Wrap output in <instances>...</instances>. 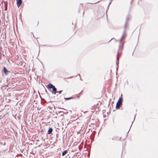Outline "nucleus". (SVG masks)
Returning a JSON list of instances; mask_svg holds the SVG:
<instances>
[{
  "label": "nucleus",
  "mask_w": 158,
  "mask_h": 158,
  "mask_svg": "<svg viewBox=\"0 0 158 158\" xmlns=\"http://www.w3.org/2000/svg\"><path fill=\"white\" fill-rule=\"evenodd\" d=\"M122 96V94H121V96ZM123 100V98L121 97H120L119 99L118 100L116 104V108L118 109L119 108V106L122 104V101Z\"/></svg>",
  "instance_id": "nucleus-1"
},
{
  "label": "nucleus",
  "mask_w": 158,
  "mask_h": 158,
  "mask_svg": "<svg viewBox=\"0 0 158 158\" xmlns=\"http://www.w3.org/2000/svg\"><path fill=\"white\" fill-rule=\"evenodd\" d=\"M119 49L118 52V54L117 56V60L116 61V65H117V68H116V71H118V64H119V60L118 58V55L119 54V51H120V50H122V48H121V45H120L119 46Z\"/></svg>",
  "instance_id": "nucleus-2"
},
{
  "label": "nucleus",
  "mask_w": 158,
  "mask_h": 158,
  "mask_svg": "<svg viewBox=\"0 0 158 158\" xmlns=\"http://www.w3.org/2000/svg\"><path fill=\"white\" fill-rule=\"evenodd\" d=\"M125 30L123 31V35L121 37V39L120 40L119 42L120 44H121L122 42V40L125 38L127 36V33L126 32V30L125 29H124Z\"/></svg>",
  "instance_id": "nucleus-3"
},
{
  "label": "nucleus",
  "mask_w": 158,
  "mask_h": 158,
  "mask_svg": "<svg viewBox=\"0 0 158 158\" xmlns=\"http://www.w3.org/2000/svg\"><path fill=\"white\" fill-rule=\"evenodd\" d=\"M130 19H131L130 17L129 16H128L127 17L124 26V29H126V28L127 26V25L128 24L127 22H128V21H129Z\"/></svg>",
  "instance_id": "nucleus-4"
},
{
  "label": "nucleus",
  "mask_w": 158,
  "mask_h": 158,
  "mask_svg": "<svg viewBox=\"0 0 158 158\" xmlns=\"http://www.w3.org/2000/svg\"><path fill=\"white\" fill-rule=\"evenodd\" d=\"M52 93L54 94H56V93L57 92V91H56L57 89H56V88L55 87L54 85L53 86V87L52 88Z\"/></svg>",
  "instance_id": "nucleus-5"
},
{
  "label": "nucleus",
  "mask_w": 158,
  "mask_h": 158,
  "mask_svg": "<svg viewBox=\"0 0 158 158\" xmlns=\"http://www.w3.org/2000/svg\"><path fill=\"white\" fill-rule=\"evenodd\" d=\"M17 6L19 7L22 3V0H16Z\"/></svg>",
  "instance_id": "nucleus-6"
},
{
  "label": "nucleus",
  "mask_w": 158,
  "mask_h": 158,
  "mask_svg": "<svg viewBox=\"0 0 158 158\" xmlns=\"http://www.w3.org/2000/svg\"><path fill=\"white\" fill-rule=\"evenodd\" d=\"M33 91H34V93H33V97H31V98H30V103H31V101H32V102H33V99H34V96H35V98H36V95H35V90H33Z\"/></svg>",
  "instance_id": "nucleus-7"
},
{
  "label": "nucleus",
  "mask_w": 158,
  "mask_h": 158,
  "mask_svg": "<svg viewBox=\"0 0 158 158\" xmlns=\"http://www.w3.org/2000/svg\"><path fill=\"white\" fill-rule=\"evenodd\" d=\"M54 86V85L52 84H49L47 85L46 87L47 88L49 89L52 88Z\"/></svg>",
  "instance_id": "nucleus-8"
},
{
  "label": "nucleus",
  "mask_w": 158,
  "mask_h": 158,
  "mask_svg": "<svg viewBox=\"0 0 158 158\" xmlns=\"http://www.w3.org/2000/svg\"><path fill=\"white\" fill-rule=\"evenodd\" d=\"M53 129L52 128H49L48 131V134H50L52 133V132Z\"/></svg>",
  "instance_id": "nucleus-9"
},
{
  "label": "nucleus",
  "mask_w": 158,
  "mask_h": 158,
  "mask_svg": "<svg viewBox=\"0 0 158 158\" xmlns=\"http://www.w3.org/2000/svg\"><path fill=\"white\" fill-rule=\"evenodd\" d=\"M3 72L6 75H7L8 74V73L9 72V71L7 70L6 68L5 67L3 68Z\"/></svg>",
  "instance_id": "nucleus-10"
},
{
  "label": "nucleus",
  "mask_w": 158,
  "mask_h": 158,
  "mask_svg": "<svg viewBox=\"0 0 158 158\" xmlns=\"http://www.w3.org/2000/svg\"><path fill=\"white\" fill-rule=\"evenodd\" d=\"M68 152V150H65L64 151L62 152V156H64V155H65Z\"/></svg>",
  "instance_id": "nucleus-11"
},
{
  "label": "nucleus",
  "mask_w": 158,
  "mask_h": 158,
  "mask_svg": "<svg viewBox=\"0 0 158 158\" xmlns=\"http://www.w3.org/2000/svg\"><path fill=\"white\" fill-rule=\"evenodd\" d=\"M36 153V152L35 151H33V150H32V151H31V152H30V154H32V156H34V155H35V154Z\"/></svg>",
  "instance_id": "nucleus-12"
},
{
  "label": "nucleus",
  "mask_w": 158,
  "mask_h": 158,
  "mask_svg": "<svg viewBox=\"0 0 158 158\" xmlns=\"http://www.w3.org/2000/svg\"><path fill=\"white\" fill-rule=\"evenodd\" d=\"M73 97H69V98H64V99H65V100H69L71 99H73Z\"/></svg>",
  "instance_id": "nucleus-13"
},
{
  "label": "nucleus",
  "mask_w": 158,
  "mask_h": 158,
  "mask_svg": "<svg viewBox=\"0 0 158 158\" xmlns=\"http://www.w3.org/2000/svg\"><path fill=\"white\" fill-rule=\"evenodd\" d=\"M62 92V90H60V91H57V92L56 93H59V94H60Z\"/></svg>",
  "instance_id": "nucleus-14"
},
{
  "label": "nucleus",
  "mask_w": 158,
  "mask_h": 158,
  "mask_svg": "<svg viewBox=\"0 0 158 158\" xmlns=\"http://www.w3.org/2000/svg\"><path fill=\"white\" fill-rule=\"evenodd\" d=\"M133 122H134V121H133V122H132V124H131V127H130V129H129V131H128L127 132V133H128V132H129V131H130V129H131V126H132V124L133 123Z\"/></svg>",
  "instance_id": "nucleus-15"
},
{
  "label": "nucleus",
  "mask_w": 158,
  "mask_h": 158,
  "mask_svg": "<svg viewBox=\"0 0 158 158\" xmlns=\"http://www.w3.org/2000/svg\"><path fill=\"white\" fill-rule=\"evenodd\" d=\"M35 70V69L33 68L32 69V71L33 72Z\"/></svg>",
  "instance_id": "nucleus-16"
},
{
  "label": "nucleus",
  "mask_w": 158,
  "mask_h": 158,
  "mask_svg": "<svg viewBox=\"0 0 158 158\" xmlns=\"http://www.w3.org/2000/svg\"><path fill=\"white\" fill-rule=\"evenodd\" d=\"M31 157H32L31 158H35V156H31L30 155V158H31Z\"/></svg>",
  "instance_id": "nucleus-17"
},
{
  "label": "nucleus",
  "mask_w": 158,
  "mask_h": 158,
  "mask_svg": "<svg viewBox=\"0 0 158 158\" xmlns=\"http://www.w3.org/2000/svg\"><path fill=\"white\" fill-rule=\"evenodd\" d=\"M109 5H108V6H107V8H107V9H108V8H109ZM107 10H106V13H107Z\"/></svg>",
  "instance_id": "nucleus-18"
},
{
  "label": "nucleus",
  "mask_w": 158,
  "mask_h": 158,
  "mask_svg": "<svg viewBox=\"0 0 158 158\" xmlns=\"http://www.w3.org/2000/svg\"><path fill=\"white\" fill-rule=\"evenodd\" d=\"M65 157L66 158H70V156L68 157L67 156H66Z\"/></svg>",
  "instance_id": "nucleus-19"
},
{
  "label": "nucleus",
  "mask_w": 158,
  "mask_h": 158,
  "mask_svg": "<svg viewBox=\"0 0 158 158\" xmlns=\"http://www.w3.org/2000/svg\"><path fill=\"white\" fill-rule=\"evenodd\" d=\"M45 92L48 94H49L47 92V91L46 90H45Z\"/></svg>",
  "instance_id": "nucleus-20"
},
{
  "label": "nucleus",
  "mask_w": 158,
  "mask_h": 158,
  "mask_svg": "<svg viewBox=\"0 0 158 158\" xmlns=\"http://www.w3.org/2000/svg\"><path fill=\"white\" fill-rule=\"evenodd\" d=\"M111 2H110L109 3V5H110L111 4Z\"/></svg>",
  "instance_id": "nucleus-21"
},
{
  "label": "nucleus",
  "mask_w": 158,
  "mask_h": 158,
  "mask_svg": "<svg viewBox=\"0 0 158 158\" xmlns=\"http://www.w3.org/2000/svg\"><path fill=\"white\" fill-rule=\"evenodd\" d=\"M133 0H132V1H131V4L132 3V2H133Z\"/></svg>",
  "instance_id": "nucleus-22"
},
{
  "label": "nucleus",
  "mask_w": 158,
  "mask_h": 158,
  "mask_svg": "<svg viewBox=\"0 0 158 158\" xmlns=\"http://www.w3.org/2000/svg\"><path fill=\"white\" fill-rule=\"evenodd\" d=\"M98 2H95V3H97ZM92 4H94V3H92Z\"/></svg>",
  "instance_id": "nucleus-23"
},
{
  "label": "nucleus",
  "mask_w": 158,
  "mask_h": 158,
  "mask_svg": "<svg viewBox=\"0 0 158 158\" xmlns=\"http://www.w3.org/2000/svg\"><path fill=\"white\" fill-rule=\"evenodd\" d=\"M80 79L82 81V79L81 77H80Z\"/></svg>",
  "instance_id": "nucleus-24"
},
{
  "label": "nucleus",
  "mask_w": 158,
  "mask_h": 158,
  "mask_svg": "<svg viewBox=\"0 0 158 158\" xmlns=\"http://www.w3.org/2000/svg\"><path fill=\"white\" fill-rule=\"evenodd\" d=\"M80 10H78V12H79V13H80Z\"/></svg>",
  "instance_id": "nucleus-25"
},
{
  "label": "nucleus",
  "mask_w": 158,
  "mask_h": 158,
  "mask_svg": "<svg viewBox=\"0 0 158 158\" xmlns=\"http://www.w3.org/2000/svg\"><path fill=\"white\" fill-rule=\"evenodd\" d=\"M32 34H33V36H34V37H35V38H36V37H35V36H34V35H33V33H32Z\"/></svg>",
  "instance_id": "nucleus-26"
},
{
  "label": "nucleus",
  "mask_w": 158,
  "mask_h": 158,
  "mask_svg": "<svg viewBox=\"0 0 158 158\" xmlns=\"http://www.w3.org/2000/svg\"><path fill=\"white\" fill-rule=\"evenodd\" d=\"M77 75H79V76L80 77V75L79 74H78V75H77Z\"/></svg>",
  "instance_id": "nucleus-27"
},
{
  "label": "nucleus",
  "mask_w": 158,
  "mask_h": 158,
  "mask_svg": "<svg viewBox=\"0 0 158 158\" xmlns=\"http://www.w3.org/2000/svg\"><path fill=\"white\" fill-rule=\"evenodd\" d=\"M121 139V138H120V139H118V140H120V139Z\"/></svg>",
  "instance_id": "nucleus-28"
},
{
  "label": "nucleus",
  "mask_w": 158,
  "mask_h": 158,
  "mask_svg": "<svg viewBox=\"0 0 158 158\" xmlns=\"http://www.w3.org/2000/svg\"><path fill=\"white\" fill-rule=\"evenodd\" d=\"M135 118H134V120H135Z\"/></svg>",
  "instance_id": "nucleus-29"
},
{
  "label": "nucleus",
  "mask_w": 158,
  "mask_h": 158,
  "mask_svg": "<svg viewBox=\"0 0 158 158\" xmlns=\"http://www.w3.org/2000/svg\"><path fill=\"white\" fill-rule=\"evenodd\" d=\"M84 12H83V14H84Z\"/></svg>",
  "instance_id": "nucleus-30"
},
{
  "label": "nucleus",
  "mask_w": 158,
  "mask_h": 158,
  "mask_svg": "<svg viewBox=\"0 0 158 158\" xmlns=\"http://www.w3.org/2000/svg\"><path fill=\"white\" fill-rule=\"evenodd\" d=\"M58 108H59V107H58ZM60 108L62 109V108ZM62 109H63V108H62Z\"/></svg>",
  "instance_id": "nucleus-31"
},
{
  "label": "nucleus",
  "mask_w": 158,
  "mask_h": 158,
  "mask_svg": "<svg viewBox=\"0 0 158 158\" xmlns=\"http://www.w3.org/2000/svg\"><path fill=\"white\" fill-rule=\"evenodd\" d=\"M32 144V143H30V144Z\"/></svg>",
  "instance_id": "nucleus-32"
},
{
  "label": "nucleus",
  "mask_w": 158,
  "mask_h": 158,
  "mask_svg": "<svg viewBox=\"0 0 158 158\" xmlns=\"http://www.w3.org/2000/svg\"><path fill=\"white\" fill-rule=\"evenodd\" d=\"M60 112H62V111H60V112H59V113H60Z\"/></svg>",
  "instance_id": "nucleus-33"
},
{
  "label": "nucleus",
  "mask_w": 158,
  "mask_h": 158,
  "mask_svg": "<svg viewBox=\"0 0 158 158\" xmlns=\"http://www.w3.org/2000/svg\"><path fill=\"white\" fill-rule=\"evenodd\" d=\"M50 47H53V46H51Z\"/></svg>",
  "instance_id": "nucleus-34"
},
{
  "label": "nucleus",
  "mask_w": 158,
  "mask_h": 158,
  "mask_svg": "<svg viewBox=\"0 0 158 158\" xmlns=\"http://www.w3.org/2000/svg\"><path fill=\"white\" fill-rule=\"evenodd\" d=\"M30 79L31 80V77H30Z\"/></svg>",
  "instance_id": "nucleus-35"
},
{
  "label": "nucleus",
  "mask_w": 158,
  "mask_h": 158,
  "mask_svg": "<svg viewBox=\"0 0 158 158\" xmlns=\"http://www.w3.org/2000/svg\"><path fill=\"white\" fill-rule=\"evenodd\" d=\"M30 128H31V127H30Z\"/></svg>",
  "instance_id": "nucleus-36"
},
{
  "label": "nucleus",
  "mask_w": 158,
  "mask_h": 158,
  "mask_svg": "<svg viewBox=\"0 0 158 158\" xmlns=\"http://www.w3.org/2000/svg\"><path fill=\"white\" fill-rule=\"evenodd\" d=\"M111 1H112V0H111Z\"/></svg>",
  "instance_id": "nucleus-37"
}]
</instances>
